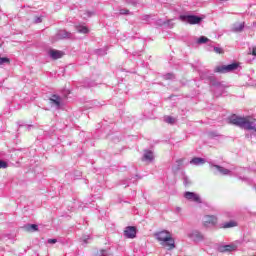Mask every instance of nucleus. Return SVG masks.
Masks as SVG:
<instances>
[{"label":"nucleus","mask_w":256,"mask_h":256,"mask_svg":"<svg viewBox=\"0 0 256 256\" xmlns=\"http://www.w3.org/2000/svg\"><path fill=\"white\" fill-rule=\"evenodd\" d=\"M228 123L230 125H235L240 129H244L245 131H255L256 133V124L253 121H249L245 117L237 116L236 114H232L228 117Z\"/></svg>","instance_id":"1"},{"label":"nucleus","mask_w":256,"mask_h":256,"mask_svg":"<svg viewBox=\"0 0 256 256\" xmlns=\"http://www.w3.org/2000/svg\"><path fill=\"white\" fill-rule=\"evenodd\" d=\"M161 247L166 251H173L177 247L173 233L168 230H161Z\"/></svg>","instance_id":"2"},{"label":"nucleus","mask_w":256,"mask_h":256,"mask_svg":"<svg viewBox=\"0 0 256 256\" xmlns=\"http://www.w3.org/2000/svg\"><path fill=\"white\" fill-rule=\"evenodd\" d=\"M179 19L184 23H189V25H199L203 21V18L197 15H180Z\"/></svg>","instance_id":"3"},{"label":"nucleus","mask_w":256,"mask_h":256,"mask_svg":"<svg viewBox=\"0 0 256 256\" xmlns=\"http://www.w3.org/2000/svg\"><path fill=\"white\" fill-rule=\"evenodd\" d=\"M239 68V64L232 63L228 65L216 66L214 68V73H231Z\"/></svg>","instance_id":"4"},{"label":"nucleus","mask_w":256,"mask_h":256,"mask_svg":"<svg viewBox=\"0 0 256 256\" xmlns=\"http://www.w3.org/2000/svg\"><path fill=\"white\" fill-rule=\"evenodd\" d=\"M24 100L21 98L10 97L7 100V104L11 111H17L23 106Z\"/></svg>","instance_id":"5"},{"label":"nucleus","mask_w":256,"mask_h":256,"mask_svg":"<svg viewBox=\"0 0 256 256\" xmlns=\"http://www.w3.org/2000/svg\"><path fill=\"white\" fill-rule=\"evenodd\" d=\"M189 239L194 241V243H201L205 240V236L199 230H192L188 233Z\"/></svg>","instance_id":"6"},{"label":"nucleus","mask_w":256,"mask_h":256,"mask_svg":"<svg viewBox=\"0 0 256 256\" xmlns=\"http://www.w3.org/2000/svg\"><path fill=\"white\" fill-rule=\"evenodd\" d=\"M49 105L54 109H63L65 107V101L61 97L49 98Z\"/></svg>","instance_id":"7"},{"label":"nucleus","mask_w":256,"mask_h":256,"mask_svg":"<svg viewBox=\"0 0 256 256\" xmlns=\"http://www.w3.org/2000/svg\"><path fill=\"white\" fill-rule=\"evenodd\" d=\"M144 117L146 119H156L157 115L155 114V105L149 103L146 104V109L144 111Z\"/></svg>","instance_id":"8"},{"label":"nucleus","mask_w":256,"mask_h":256,"mask_svg":"<svg viewBox=\"0 0 256 256\" xmlns=\"http://www.w3.org/2000/svg\"><path fill=\"white\" fill-rule=\"evenodd\" d=\"M124 237H126V239H135V237H137V227L127 226L124 230Z\"/></svg>","instance_id":"9"},{"label":"nucleus","mask_w":256,"mask_h":256,"mask_svg":"<svg viewBox=\"0 0 256 256\" xmlns=\"http://www.w3.org/2000/svg\"><path fill=\"white\" fill-rule=\"evenodd\" d=\"M210 165V168L211 169H215L216 171H214L215 174L220 173L221 175H231V170L225 168V167H222V166H219L217 164H213V162H210L209 163Z\"/></svg>","instance_id":"10"},{"label":"nucleus","mask_w":256,"mask_h":256,"mask_svg":"<svg viewBox=\"0 0 256 256\" xmlns=\"http://www.w3.org/2000/svg\"><path fill=\"white\" fill-rule=\"evenodd\" d=\"M184 197L185 199H187V201H193L194 203H202L201 197L195 192H185Z\"/></svg>","instance_id":"11"},{"label":"nucleus","mask_w":256,"mask_h":256,"mask_svg":"<svg viewBox=\"0 0 256 256\" xmlns=\"http://www.w3.org/2000/svg\"><path fill=\"white\" fill-rule=\"evenodd\" d=\"M48 53H49L50 57L54 60L61 59L62 57L65 56V52H63L61 50L51 49V50H49Z\"/></svg>","instance_id":"12"},{"label":"nucleus","mask_w":256,"mask_h":256,"mask_svg":"<svg viewBox=\"0 0 256 256\" xmlns=\"http://www.w3.org/2000/svg\"><path fill=\"white\" fill-rule=\"evenodd\" d=\"M219 251L221 253H231V251H237V245L235 244L224 245L219 248Z\"/></svg>","instance_id":"13"},{"label":"nucleus","mask_w":256,"mask_h":256,"mask_svg":"<svg viewBox=\"0 0 256 256\" xmlns=\"http://www.w3.org/2000/svg\"><path fill=\"white\" fill-rule=\"evenodd\" d=\"M204 225L205 227H209V225H217V217L216 216H205L204 217Z\"/></svg>","instance_id":"14"},{"label":"nucleus","mask_w":256,"mask_h":256,"mask_svg":"<svg viewBox=\"0 0 256 256\" xmlns=\"http://www.w3.org/2000/svg\"><path fill=\"white\" fill-rule=\"evenodd\" d=\"M153 159H155V156L153 155V151L145 150L144 155L142 157V161H147L148 163H151Z\"/></svg>","instance_id":"15"},{"label":"nucleus","mask_w":256,"mask_h":256,"mask_svg":"<svg viewBox=\"0 0 256 256\" xmlns=\"http://www.w3.org/2000/svg\"><path fill=\"white\" fill-rule=\"evenodd\" d=\"M205 163H207V160H205V158H201V157H194L190 160V165H205Z\"/></svg>","instance_id":"16"},{"label":"nucleus","mask_w":256,"mask_h":256,"mask_svg":"<svg viewBox=\"0 0 256 256\" xmlns=\"http://www.w3.org/2000/svg\"><path fill=\"white\" fill-rule=\"evenodd\" d=\"M243 29H245V22L242 23H236L233 25L232 27V31L234 33H241V31H243Z\"/></svg>","instance_id":"17"},{"label":"nucleus","mask_w":256,"mask_h":256,"mask_svg":"<svg viewBox=\"0 0 256 256\" xmlns=\"http://www.w3.org/2000/svg\"><path fill=\"white\" fill-rule=\"evenodd\" d=\"M24 229L25 231H39V226L37 224H26Z\"/></svg>","instance_id":"18"},{"label":"nucleus","mask_w":256,"mask_h":256,"mask_svg":"<svg viewBox=\"0 0 256 256\" xmlns=\"http://www.w3.org/2000/svg\"><path fill=\"white\" fill-rule=\"evenodd\" d=\"M232 227H237V222L229 221L222 224V229H231Z\"/></svg>","instance_id":"19"},{"label":"nucleus","mask_w":256,"mask_h":256,"mask_svg":"<svg viewBox=\"0 0 256 256\" xmlns=\"http://www.w3.org/2000/svg\"><path fill=\"white\" fill-rule=\"evenodd\" d=\"M164 122L168 123V125H175V123H177V119L172 116H164Z\"/></svg>","instance_id":"20"},{"label":"nucleus","mask_w":256,"mask_h":256,"mask_svg":"<svg viewBox=\"0 0 256 256\" xmlns=\"http://www.w3.org/2000/svg\"><path fill=\"white\" fill-rule=\"evenodd\" d=\"M181 165H183V159H179L176 161V166L173 167V171H180Z\"/></svg>","instance_id":"21"},{"label":"nucleus","mask_w":256,"mask_h":256,"mask_svg":"<svg viewBox=\"0 0 256 256\" xmlns=\"http://www.w3.org/2000/svg\"><path fill=\"white\" fill-rule=\"evenodd\" d=\"M163 79H165V81H173V79H175V74L167 73L163 76Z\"/></svg>","instance_id":"22"},{"label":"nucleus","mask_w":256,"mask_h":256,"mask_svg":"<svg viewBox=\"0 0 256 256\" xmlns=\"http://www.w3.org/2000/svg\"><path fill=\"white\" fill-rule=\"evenodd\" d=\"M209 41V39L205 36H201L198 40L197 43L198 45H203V43H207Z\"/></svg>","instance_id":"23"},{"label":"nucleus","mask_w":256,"mask_h":256,"mask_svg":"<svg viewBox=\"0 0 256 256\" xmlns=\"http://www.w3.org/2000/svg\"><path fill=\"white\" fill-rule=\"evenodd\" d=\"M5 63L9 65V63H11V60L7 57L0 58V65H5Z\"/></svg>","instance_id":"24"},{"label":"nucleus","mask_w":256,"mask_h":256,"mask_svg":"<svg viewBox=\"0 0 256 256\" xmlns=\"http://www.w3.org/2000/svg\"><path fill=\"white\" fill-rule=\"evenodd\" d=\"M236 177H238L240 181H245V183H251V179L247 177L239 176V174H236Z\"/></svg>","instance_id":"25"},{"label":"nucleus","mask_w":256,"mask_h":256,"mask_svg":"<svg viewBox=\"0 0 256 256\" xmlns=\"http://www.w3.org/2000/svg\"><path fill=\"white\" fill-rule=\"evenodd\" d=\"M9 164L5 160H0V169H7Z\"/></svg>","instance_id":"26"},{"label":"nucleus","mask_w":256,"mask_h":256,"mask_svg":"<svg viewBox=\"0 0 256 256\" xmlns=\"http://www.w3.org/2000/svg\"><path fill=\"white\" fill-rule=\"evenodd\" d=\"M79 33H89V28H87L86 26H82L78 29Z\"/></svg>","instance_id":"27"},{"label":"nucleus","mask_w":256,"mask_h":256,"mask_svg":"<svg viewBox=\"0 0 256 256\" xmlns=\"http://www.w3.org/2000/svg\"><path fill=\"white\" fill-rule=\"evenodd\" d=\"M89 239H91V236L87 235V236H83L81 238L83 245H87V243H89Z\"/></svg>","instance_id":"28"},{"label":"nucleus","mask_w":256,"mask_h":256,"mask_svg":"<svg viewBox=\"0 0 256 256\" xmlns=\"http://www.w3.org/2000/svg\"><path fill=\"white\" fill-rule=\"evenodd\" d=\"M131 180L129 179H124V180H121L120 181V185H124V187H129V183H130Z\"/></svg>","instance_id":"29"},{"label":"nucleus","mask_w":256,"mask_h":256,"mask_svg":"<svg viewBox=\"0 0 256 256\" xmlns=\"http://www.w3.org/2000/svg\"><path fill=\"white\" fill-rule=\"evenodd\" d=\"M162 25H165L166 27H173V20H168L167 22H163Z\"/></svg>","instance_id":"30"},{"label":"nucleus","mask_w":256,"mask_h":256,"mask_svg":"<svg viewBox=\"0 0 256 256\" xmlns=\"http://www.w3.org/2000/svg\"><path fill=\"white\" fill-rule=\"evenodd\" d=\"M213 51L215 53H218V55H221L223 53V48H219V47H214Z\"/></svg>","instance_id":"31"},{"label":"nucleus","mask_w":256,"mask_h":256,"mask_svg":"<svg viewBox=\"0 0 256 256\" xmlns=\"http://www.w3.org/2000/svg\"><path fill=\"white\" fill-rule=\"evenodd\" d=\"M183 183H184L185 187H187V185H191V182L189 181V178H187V176H185L183 178Z\"/></svg>","instance_id":"32"},{"label":"nucleus","mask_w":256,"mask_h":256,"mask_svg":"<svg viewBox=\"0 0 256 256\" xmlns=\"http://www.w3.org/2000/svg\"><path fill=\"white\" fill-rule=\"evenodd\" d=\"M120 15H129V10L128 9H121L120 10Z\"/></svg>","instance_id":"33"},{"label":"nucleus","mask_w":256,"mask_h":256,"mask_svg":"<svg viewBox=\"0 0 256 256\" xmlns=\"http://www.w3.org/2000/svg\"><path fill=\"white\" fill-rule=\"evenodd\" d=\"M47 243H49L50 245H55V243H57V239H48Z\"/></svg>","instance_id":"34"},{"label":"nucleus","mask_w":256,"mask_h":256,"mask_svg":"<svg viewBox=\"0 0 256 256\" xmlns=\"http://www.w3.org/2000/svg\"><path fill=\"white\" fill-rule=\"evenodd\" d=\"M119 99V103L116 104V107H123V100L121 98H118Z\"/></svg>","instance_id":"35"},{"label":"nucleus","mask_w":256,"mask_h":256,"mask_svg":"<svg viewBox=\"0 0 256 256\" xmlns=\"http://www.w3.org/2000/svg\"><path fill=\"white\" fill-rule=\"evenodd\" d=\"M41 21H42L41 17H36L34 20L35 23H41Z\"/></svg>","instance_id":"36"},{"label":"nucleus","mask_w":256,"mask_h":256,"mask_svg":"<svg viewBox=\"0 0 256 256\" xmlns=\"http://www.w3.org/2000/svg\"><path fill=\"white\" fill-rule=\"evenodd\" d=\"M156 239H158L159 241H161V232H157V233H156Z\"/></svg>","instance_id":"37"},{"label":"nucleus","mask_w":256,"mask_h":256,"mask_svg":"<svg viewBox=\"0 0 256 256\" xmlns=\"http://www.w3.org/2000/svg\"><path fill=\"white\" fill-rule=\"evenodd\" d=\"M176 213H181V207H176Z\"/></svg>","instance_id":"38"},{"label":"nucleus","mask_w":256,"mask_h":256,"mask_svg":"<svg viewBox=\"0 0 256 256\" xmlns=\"http://www.w3.org/2000/svg\"><path fill=\"white\" fill-rule=\"evenodd\" d=\"M252 55H254L256 57V47L253 48Z\"/></svg>","instance_id":"39"},{"label":"nucleus","mask_w":256,"mask_h":256,"mask_svg":"<svg viewBox=\"0 0 256 256\" xmlns=\"http://www.w3.org/2000/svg\"><path fill=\"white\" fill-rule=\"evenodd\" d=\"M96 107H103V104H101V103L98 102V103L96 104Z\"/></svg>","instance_id":"40"},{"label":"nucleus","mask_w":256,"mask_h":256,"mask_svg":"<svg viewBox=\"0 0 256 256\" xmlns=\"http://www.w3.org/2000/svg\"><path fill=\"white\" fill-rule=\"evenodd\" d=\"M52 97H57V95L54 94V95H52Z\"/></svg>","instance_id":"41"}]
</instances>
